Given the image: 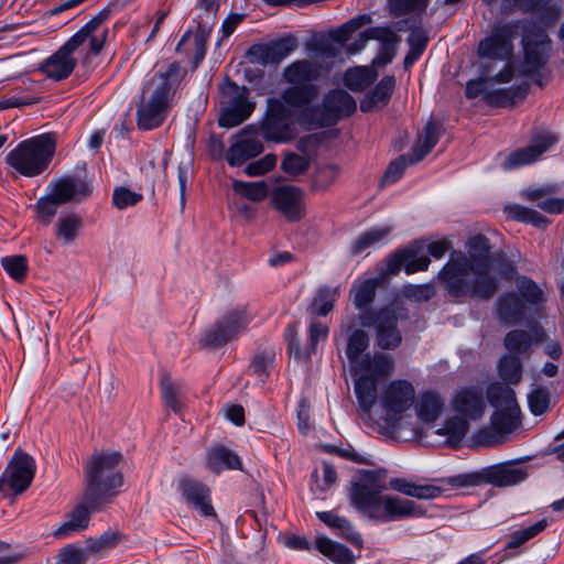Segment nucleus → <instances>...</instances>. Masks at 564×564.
Segmentation results:
<instances>
[{
	"label": "nucleus",
	"instance_id": "f257e3e1",
	"mask_svg": "<svg viewBox=\"0 0 564 564\" xmlns=\"http://www.w3.org/2000/svg\"><path fill=\"white\" fill-rule=\"evenodd\" d=\"M465 250L453 251L438 273L446 292L454 297H492L498 288V278L489 239L484 235L470 236Z\"/></svg>",
	"mask_w": 564,
	"mask_h": 564
},
{
	"label": "nucleus",
	"instance_id": "f03ea898",
	"mask_svg": "<svg viewBox=\"0 0 564 564\" xmlns=\"http://www.w3.org/2000/svg\"><path fill=\"white\" fill-rule=\"evenodd\" d=\"M349 500L361 514L378 523L420 518L424 514V510L413 500L382 495V487L372 471H366L359 481L351 484Z\"/></svg>",
	"mask_w": 564,
	"mask_h": 564
},
{
	"label": "nucleus",
	"instance_id": "7ed1b4c3",
	"mask_svg": "<svg viewBox=\"0 0 564 564\" xmlns=\"http://www.w3.org/2000/svg\"><path fill=\"white\" fill-rule=\"evenodd\" d=\"M122 455L115 451L94 453L84 465V494L95 509H105L123 485Z\"/></svg>",
	"mask_w": 564,
	"mask_h": 564
},
{
	"label": "nucleus",
	"instance_id": "20e7f679",
	"mask_svg": "<svg viewBox=\"0 0 564 564\" xmlns=\"http://www.w3.org/2000/svg\"><path fill=\"white\" fill-rule=\"evenodd\" d=\"M110 11L101 10L88 21L78 32L66 41L53 55L44 61L41 70L51 79L62 80L74 70L77 62L73 57L74 52L86 41H89L90 51L98 55L106 42L108 30L101 24L108 19Z\"/></svg>",
	"mask_w": 564,
	"mask_h": 564
},
{
	"label": "nucleus",
	"instance_id": "39448f33",
	"mask_svg": "<svg viewBox=\"0 0 564 564\" xmlns=\"http://www.w3.org/2000/svg\"><path fill=\"white\" fill-rule=\"evenodd\" d=\"M487 398L496 411L490 417V429L480 431L478 441L491 446L503 443L506 436L519 427L520 408L514 391L500 383L489 386Z\"/></svg>",
	"mask_w": 564,
	"mask_h": 564
},
{
	"label": "nucleus",
	"instance_id": "423d86ee",
	"mask_svg": "<svg viewBox=\"0 0 564 564\" xmlns=\"http://www.w3.org/2000/svg\"><path fill=\"white\" fill-rule=\"evenodd\" d=\"M55 150V134L43 133L19 142L6 155V163L21 176L35 177L48 169Z\"/></svg>",
	"mask_w": 564,
	"mask_h": 564
},
{
	"label": "nucleus",
	"instance_id": "0eeeda50",
	"mask_svg": "<svg viewBox=\"0 0 564 564\" xmlns=\"http://www.w3.org/2000/svg\"><path fill=\"white\" fill-rule=\"evenodd\" d=\"M326 62L315 59H297L289 64L282 73L283 80L290 87L282 91L283 100L291 108H302L310 105L318 94L315 82L319 78Z\"/></svg>",
	"mask_w": 564,
	"mask_h": 564
},
{
	"label": "nucleus",
	"instance_id": "6e6552de",
	"mask_svg": "<svg viewBox=\"0 0 564 564\" xmlns=\"http://www.w3.org/2000/svg\"><path fill=\"white\" fill-rule=\"evenodd\" d=\"M352 368L356 375L355 393L359 408L369 413L377 400V380L392 375L394 360L386 354H367Z\"/></svg>",
	"mask_w": 564,
	"mask_h": 564
},
{
	"label": "nucleus",
	"instance_id": "1a4fd4ad",
	"mask_svg": "<svg viewBox=\"0 0 564 564\" xmlns=\"http://www.w3.org/2000/svg\"><path fill=\"white\" fill-rule=\"evenodd\" d=\"M93 187L86 177L65 176L50 183L47 194L36 203L40 220L48 225L61 205L82 202L91 194Z\"/></svg>",
	"mask_w": 564,
	"mask_h": 564
},
{
	"label": "nucleus",
	"instance_id": "9d476101",
	"mask_svg": "<svg viewBox=\"0 0 564 564\" xmlns=\"http://www.w3.org/2000/svg\"><path fill=\"white\" fill-rule=\"evenodd\" d=\"M408 318V310L394 302L378 311H365L359 314L364 327H375L376 343L384 350H393L400 346L402 333L399 324Z\"/></svg>",
	"mask_w": 564,
	"mask_h": 564
},
{
	"label": "nucleus",
	"instance_id": "9b49d317",
	"mask_svg": "<svg viewBox=\"0 0 564 564\" xmlns=\"http://www.w3.org/2000/svg\"><path fill=\"white\" fill-rule=\"evenodd\" d=\"M523 59L517 64V73L521 77H530L542 86L540 70L550 58L551 41L546 32L534 23L522 25Z\"/></svg>",
	"mask_w": 564,
	"mask_h": 564
},
{
	"label": "nucleus",
	"instance_id": "f8f14e48",
	"mask_svg": "<svg viewBox=\"0 0 564 564\" xmlns=\"http://www.w3.org/2000/svg\"><path fill=\"white\" fill-rule=\"evenodd\" d=\"M254 126L259 135L268 142L288 143L297 135L290 106L282 97L267 100V110L259 123Z\"/></svg>",
	"mask_w": 564,
	"mask_h": 564
},
{
	"label": "nucleus",
	"instance_id": "ddd939ff",
	"mask_svg": "<svg viewBox=\"0 0 564 564\" xmlns=\"http://www.w3.org/2000/svg\"><path fill=\"white\" fill-rule=\"evenodd\" d=\"M370 22L369 14H360L330 31L327 36L311 41L306 45L310 58L326 62V67H332L334 58L340 52L339 45L346 43L354 32Z\"/></svg>",
	"mask_w": 564,
	"mask_h": 564
},
{
	"label": "nucleus",
	"instance_id": "4468645a",
	"mask_svg": "<svg viewBox=\"0 0 564 564\" xmlns=\"http://www.w3.org/2000/svg\"><path fill=\"white\" fill-rule=\"evenodd\" d=\"M249 89L235 83L226 84L221 89L220 115L218 123L224 128H234L246 121L256 108L250 100Z\"/></svg>",
	"mask_w": 564,
	"mask_h": 564
},
{
	"label": "nucleus",
	"instance_id": "2eb2a0df",
	"mask_svg": "<svg viewBox=\"0 0 564 564\" xmlns=\"http://www.w3.org/2000/svg\"><path fill=\"white\" fill-rule=\"evenodd\" d=\"M173 95L167 86L160 80L158 87L149 85L137 109V123L142 130L158 128L165 120L171 107Z\"/></svg>",
	"mask_w": 564,
	"mask_h": 564
},
{
	"label": "nucleus",
	"instance_id": "dca6fc26",
	"mask_svg": "<svg viewBox=\"0 0 564 564\" xmlns=\"http://www.w3.org/2000/svg\"><path fill=\"white\" fill-rule=\"evenodd\" d=\"M35 460L23 452H15L12 459L0 476V494L3 497L24 492L35 475Z\"/></svg>",
	"mask_w": 564,
	"mask_h": 564
},
{
	"label": "nucleus",
	"instance_id": "f3484780",
	"mask_svg": "<svg viewBox=\"0 0 564 564\" xmlns=\"http://www.w3.org/2000/svg\"><path fill=\"white\" fill-rule=\"evenodd\" d=\"M522 29L520 21L495 23L490 34L478 44L480 58L506 61L513 53V40L519 29Z\"/></svg>",
	"mask_w": 564,
	"mask_h": 564
},
{
	"label": "nucleus",
	"instance_id": "a211bd4d",
	"mask_svg": "<svg viewBox=\"0 0 564 564\" xmlns=\"http://www.w3.org/2000/svg\"><path fill=\"white\" fill-rule=\"evenodd\" d=\"M379 400L387 420L394 426L415 401L414 386L409 380L394 379L383 388Z\"/></svg>",
	"mask_w": 564,
	"mask_h": 564
},
{
	"label": "nucleus",
	"instance_id": "6ab92c4d",
	"mask_svg": "<svg viewBox=\"0 0 564 564\" xmlns=\"http://www.w3.org/2000/svg\"><path fill=\"white\" fill-rule=\"evenodd\" d=\"M249 321L250 315L245 307L234 308L204 334L200 344L204 347L218 348L231 341L239 333L245 330Z\"/></svg>",
	"mask_w": 564,
	"mask_h": 564
},
{
	"label": "nucleus",
	"instance_id": "aec40b11",
	"mask_svg": "<svg viewBox=\"0 0 564 564\" xmlns=\"http://www.w3.org/2000/svg\"><path fill=\"white\" fill-rule=\"evenodd\" d=\"M263 152L259 131L254 124H248L234 138L226 152V161L230 166H240Z\"/></svg>",
	"mask_w": 564,
	"mask_h": 564
},
{
	"label": "nucleus",
	"instance_id": "412c9836",
	"mask_svg": "<svg viewBox=\"0 0 564 564\" xmlns=\"http://www.w3.org/2000/svg\"><path fill=\"white\" fill-rule=\"evenodd\" d=\"M557 137L550 130L536 132L527 147L511 152L503 161L505 170H513L534 163L541 155L549 151L556 142Z\"/></svg>",
	"mask_w": 564,
	"mask_h": 564
},
{
	"label": "nucleus",
	"instance_id": "4be33fe9",
	"mask_svg": "<svg viewBox=\"0 0 564 564\" xmlns=\"http://www.w3.org/2000/svg\"><path fill=\"white\" fill-rule=\"evenodd\" d=\"M274 208L290 221H297L304 216L303 192L293 185L276 186L271 193Z\"/></svg>",
	"mask_w": 564,
	"mask_h": 564
},
{
	"label": "nucleus",
	"instance_id": "5701e85b",
	"mask_svg": "<svg viewBox=\"0 0 564 564\" xmlns=\"http://www.w3.org/2000/svg\"><path fill=\"white\" fill-rule=\"evenodd\" d=\"M356 110L355 99L345 90L329 91L323 100L319 126L335 124L340 118L350 116Z\"/></svg>",
	"mask_w": 564,
	"mask_h": 564
},
{
	"label": "nucleus",
	"instance_id": "b1692460",
	"mask_svg": "<svg viewBox=\"0 0 564 564\" xmlns=\"http://www.w3.org/2000/svg\"><path fill=\"white\" fill-rule=\"evenodd\" d=\"M102 510L104 509H95L93 505L86 500V495L83 494L80 502L65 516L64 522L53 532V535L57 539H66L86 530L90 521V514Z\"/></svg>",
	"mask_w": 564,
	"mask_h": 564
},
{
	"label": "nucleus",
	"instance_id": "393cba45",
	"mask_svg": "<svg viewBox=\"0 0 564 564\" xmlns=\"http://www.w3.org/2000/svg\"><path fill=\"white\" fill-rule=\"evenodd\" d=\"M484 485L495 487L514 486L528 477L525 467L516 466L512 463H503L482 468Z\"/></svg>",
	"mask_w": 564,
	"mask_h": 564
},
{
	"label": "nucleus",
	"instance_id": "a878e982",
	"mask_svg": "<svg viewBox=\"0 0 564 564\" xmlns=\"http://www.w3.org/2000/svg\"><path fill=\"white\" fill-rule=\"evenodd\" d=\"M452 405L455 412L471 420L480 419L486 409L482 389L467 387L458 390L452 400Z\"/></svg>",
	"mask_w": 564,
	"mask_h": 564
},
{
	"label": "nucleus",
	"instance_id": "bb28decb",
	"mask_svg": "<svg viewBox=\"0 0 564 564\" xmlns=\"http://www.w3.org/2000/svg\"><path fill=\"white\" fill-rule=\"evenodd\" d=\"M208 37L209 30L198 26L194 32H185L176 46V52L184 54L192 62L193 69H196L205 57Z\"/></svg>",
	"mask_w": 564,
	"mask_h": 564
},
{
	"label": "nucleus",
	"instance_id": "cd10ccee",
	"mask_svg": "<svg viewBox=\"0 0 564 564\" xmlns=\"http://www.w3.org/2000/svg\"><path fill=\"white\" fill-rule=\"evenodd\" d=\"M180 489L187 503L192 505L200 516L206 518L216 517L214 507L210 503V492L207 486L197 480L186 478L181 480Z\"/></svg>",
	"mask_w": 564,
	"mask_h": 564
},
{
	"label": "nucleus",
	"instance_id": "c85d7f7f",
	"mask_svg": "<svg viewBox=\"0 0 564 564\" xmlns=\"http://www.w3.org/2000/svg\"><path fill=\"white\" fill-rule=\"evenodd\" d=\"M445 409V401L440 393L429 390L422 392L415 403V412L423 423L437 420Z\"/></svg>",
	"mask_w": 564,
	"mask_h": 564
},
{
	"label": "nucleus",
	"instance_id": "c756f323",
	"mask_svg": "<svg viewBox=\"0 0 564 564\" xmlns=\"http://www.w3.org/2000/svg\"><path fill=\"white\" fill-rule=\"evenodd\" d=\"M395 87L394 76H384L360 101V110L370 112L383 108L390 100Z\"/></svg>",
	"mask_w": 564,
	"mask_h": 564
},
{
	"label": "nucleus",
	"instance_id": "7c9ffc66",
	"mask_svg": "<svg viewBox=\"0 0 564 564\" xmlns=\"http://www.w3.org/2000/svg\"><path fill=\"white\" fill-rule=\"evenodd\" d=\"M317 518L327 527L337 531V534L360 547L362 545L361 535L345 517H339L333 511H321L316 513Z\"/></svg>",
	"mask_w": 564,
	"mask_h": 564
},
{
	"label": "nucleus",
	"instance_id": "2f4dec72",
	"mask_svg": "<svg viewBox=\"0 0 564 564\" xmlns=\"http://www.w3.org/2000/svg\"><path fill=\"white\" fill-rule=\"evenodd\" d=\"M390 488L409 497L417 499H434L442 495L443 488L434 485H416L405 478H392Z\"/></svg>",
	"mask_w": 564,
	"mask_h": 564
},
{
	"label": "nucleus",
	"instance_id": "473e14b6",
	"mask_svg": "<svg viewBox=\"0 0 564 564\" xmlns=\"http://www.w3.org/2000/svg\"><path fill=\"white\" fill-rule=\"evenodd\" d=\"M380 284L379 278L357 280L350 289V299L360 313L369 311L367 307L372 303L377 289Z\"/></svg>",
	"mask_w": 564,
	"mask_h": 564
},
{
	"label": "nucleus",
	"instance_id": "72a5a7b5",
	"mask_svg": "<svg viewBox=\"0 0 564 564\" xmlns=\"http://www.w3.org/2000/svg\"><path fill=\"white\" fill-rule=\"evenodd\" d=\"M314 547L336 564H354L355 562V556L348 547L327 536H317L314 542Z\"/></svg>",
	"mask_w": 564,
	"mask_h": 564
},
{
	"label": "nucleus",
	"instance_id": "f704fd0d",
	"mask_svg": "<svg viewBox=\"0 0 564 564\" xmlns=\"http://www.w3.org/2000/svg\"><path fill=\"white\" fill-rule=\"evenodd\" d=\"M241 462L239 456L224 446H215L207 453V467L214 473L224 469H239Z\"/></svg>",
	"mask_w": 564,
	"mask_h": 564
},
{
	"label": "nucleus",
	"instance_id": "c9c22d12",
	"mask_svg": "<svg viewBox=\"0 0 564 564\" xmlns=\"http://www.w3.org/2000/svg\"><path fill=\"white\" fill-rule=\"evenodd\" d=\"M528 84L519 85L513 88H499L491 89L488 88L484 96V100L495 107H508L512 106L517 99H523L528 94Z\"/></svg>",
	"mask_w": 564,
	"mask_h": 564
},
{
	"label": "nucleus",
	"instance_id": "e433bc0d",
	"mask_svg": "<svg viewBox=\"0 0 564 564\" xmlns=\"http://www.w3.org/2000/svg\"><path fill=\"white\" fill-rule=\"evenodd\" d=\"M391 226L372 227L360 234L351 245V253L358 254L382 243L392 232Z\"/></svg>",
	"mask_w": 564,
	"mask_h": 564
},
{
	"label": "nucleus",
	"instance_id": "4c0bfd02",
	"mask_svg": "<svg viewBox=\"0 0 564 564\" xmlns=\"http://www.w3.org/2000/svg\"><path fill=\"white\" fill-rule=\"evenodd\" d=\"M160 388L164 404L175 413L181 412L184 406L182 386L175 383L167 372H163L160 379Z\"/></svg>",
	"mask_w": 564,
	"mask_h": 564
},
{
	"label": "nucleus",
	"instance_id": "58836bf2",
	"mask_svg": "<svg viewBox=\"0 0 564 564\" xmlns=\"http://www.w3.org/2000/svg\"><path fill=\"white\" fill-rule=\"evenodd\" d=\"M441 135V127L434 121H430L425 126L424 135L419 138L412 149L414 159L410 160L412 163L421 161L431 150L436 145Z\"/></svg>",
	"mask_w": 564,
	"mask_h": 564
},
{
	"label": "nucleus",
	"instance_id": "ea45409f",
	"mask_svg": "<svg viewBox=\"0 0 564 564\" xmlns=\"http://www.w3.org/2000/svg\"><path fill=\"white\" fill-rule=\"evenodd\" d=\"M468 427V422L465 419L454 416L446 420L436 434L445 437L447 446L457 447L467 434Z\"/></svg>",
	"mask_w": 564,
	"mask_h": 564
},
{
	"label": "nucleus",
	"instance_id": "a19ab883",
	"mask_svg": "<svg viewBox=\"0 0 564 564\" xmlns=\"http://www.w3.org/2000/svg\"><path fill=\"white\" fill-rule=\"evenodd\" d=\"M341 327L345 328L347 333L351 332L347 340L346 355L351 367H354L356 362L362 358L361 352L368 348L369 337L365 330L352 329L350 325L345 326L343 324Z\"/></svg>",
	"mask_w": 564,
	"mask_h": 564
},
{
	"label": "nucleus",
	"instance_id": "79ce46f5",
	"mask_svg": "<svg viewBox=\"0 0 564 564\" xmlns=\"http://www.w3.org/2000/svg\"><path fill=\"white\" fill-rule=\"evenodd\" d=\"M497 313L508 324L516 323L523 315V305L516 294H507L498 299Z\"/></svg>",
	"mask_w": 564,
	"mask_h": 564
},
{
	"label": "nucleus",
	"instance_id": "37998d69",
	"mask_svg": "<svg viewBox=\"0 0 564 564\" xmlns=\"http://www.w3.org/2000/svg\"><path fill=\"white\" fill-rule=\"evenodd\" d=\"M377 74L368 67H355L345 73V85L355 91H360L370 86L376 80Z\"/></svg>",
	"mask_w": 564,
	"mask_h": 564
},
{
	"label": "nucleus",
	"instance_id": "c03bdc74",
	"mask_svg": "<svg viewBox=\"0 0 564 564\" xmlns=\"http://www.w3.org/2000/svg\"><path fill=\"white\" fill-rule=\"evenodd\" d=\"M83 226L82 218L76 214L63 216L56 223V237L63 243H72L78 236V231Z\"/></svg>",
	"mask_w": 564,
	"mask_h": 564
},
{
	"label": "nucleus",
	"instance_id": "a18cd8bd",
	"mask_svg": "<svg viewBox=\"0 0 564 564\" xmlns=\"http://www.w3.org/2000/svg\"><path fill=\"white\" fill-rule=\"evenodd\" d=\"M533 344V335L530 332L514 329L505 337V347L510 355H524Z\"/></svg>",
	"mask_w": 564,
	"mask_h": 564
},
{
	"label": "nucleus",
	"instance_id": "49530a36",
	"mask_svg": "<svg viewBox=\"0 0 564 564\" xmlns=\"http://www.w3.org/2000/svg\"><path fill=\"white\" fill-rule=\"evenodd\" d=\"M500 378L510 384H518L522 378V362L518 356L506 355L498 365Z\"/></svg>",
	"mask_w": 564,
	"mask_h": 564
},
{
	"label": "nucleus",
	"instance_id": "de8ad7c7",
	"mask_svg": "<svg viewBox=\"0 0 564 564\" xmlns=\"http://www.w3.org/2000/svg\"><path fill=\"white\" fill-rule=\"evenodd\" d=\"M338 295L339 288H321L312 302L313 314L326 316L333 310Z\"/></svg>",
	"mask_w": 564,
	"mask_h": 564
},
{
	"label": "nucleus",
	"instance_id": "09e8293b",
	"mask_svg": "<svg viewBox=\"0 0 564 564\" xmlns=\"http://www.w3.org/2000/svg\"><path fill=\"white\" fill-rule=\"evenodd\" d=\"M506 213L510 218L514 220L532 224L538 228H543L547 224L546 218L539 214L536 210L527 208L518 204L507 206Z\"/></svg>",
	"mask_w": 564,
	"mask_h": 564
},
{
	"label": "nucleus",
	"instance_id": "8fccbe9b",
	"mask_svg": "<svg viewBox=\"0 0 564 564\" xmlns=\"http://www.w3.org/2000/svg\"><path fill=\"white\" fill-rule=\"evenodd\" d=\"M232 188L237 194H240L252 202H260L268 195V185L263 181H234Z\"/></svg>",
	"mask_w": 564,
	"mask_h": 564
},
{
	"label": "nucleus",
	"instance_id": "3c124183",
	"mask_svg": "<svg viewBox=\"0 0 564 564\" xmlns=\"http://www.w3.org/2000/svg\"><path fill=\"white\" fill-rule=\"evenodd\" d=\"M274 63L279 64L291 55L299 46V40L294 34H286L269 43Z\"/></svg>",
	"mask_w": 564,
	"mask_h": 564
},
{
	"label": "nucleus",
	"instance_id": "603ef678",
	"mask_svg": "<svg viewBox=\"0 0 564 564\" xmlns=\"http://www.w3.org/2000/svg\"><path fill=\"white\" fill-rule=\"evenodd\" d=\"M547 527V521L545 519L538 521L536 523L522 529L517 530L511 533L509 541L507 543V547L509 549H516L520 545L524 544L530 539L536 536L539 533H541L545 528Z\"/></svg>",
	"mask_w": 564,
	"mask_h": 564
},
{
	"label": "nucleus",
	"instance_id": "864d4df0",
	"mask_svg": "<svg viewBox=\"0 0 564 564\" xmlns=\"http://www.w3.org/2000/svg\"><path fill=\"white\" fill-rule=\"evenodd\" d=\"M408 42L410 45V50L404 57L405 68L410 67L419 59V57L426 47L427 37L423 34L421 30H414L411 32Z\"/></svg>",
	"mask_w": 564,
	"mask_h": 564
},
{
	"label": "nucleus",
	"instance_id": "5fc2aeb1",
	"mask_svg": "<svg viewBox=\"0 0 564 564\" xmlns=\"http://www.w3.org/2000/svg\"><path fill=\"white\" fill-rule=\"evenodd\" d=\"M181 72V65L177 62H174L169 65L165 73L155 74L150 84L153 87H158L159 82L162 80L167 86L169 94L174 96L182 77Z\"/></svg>",
	"mask_w": 564,
	"mask_h": 564
},
{
	"label": "nucleus",
	"instance_id": "6e6d98bb",
	"mask_svg": "<svg viewBox=\"0 0 564 564\" xmlns=\"http://www.w3.org/2000/svg\"><path fill=\"white\" fill-rule=\"evenodd\" d=\"M530 411L534 415H541L550 409L551 395L547 388L536 387L528 394Z\"/></svg>",
	"mask_w": 564,
	"mask_h": 564
},
{
	"label": "nucleus",
	"instance_id": "4d7b16f0",
	"mask_svg": "<svg viewBox=\"0 0 564 564\" xmlns=\"http://www.w3.org/2000/svg\"><path fill=\"white\" fill-rule=\"evenodd\" d=\"M119 533L115 531H106L97 539H89L86 547L90 555L98 556L106 550L113 549L119 543Z\"/></svg>",
	"mask_w": 564,
	"mask_h": 564
},
{
	"label": "nucleus",
	"instance_id": "13d9d810",
	"mask_svg": "<svg viewBox=\"0 0 564 564\" xmlns=\"http://www.w3.org/2000/svg\"><path fill=\"white\" fill-rule=\"evenodd\" d=\"M89 556L87 547L68 544L59 551L57 564H85Z\"/></svg>",
	"mask_w": 564,
	"mask_h": 564
},
{
	"label": "nucleus",
	"instance_id": "bf43d9fd",
	"mask_svg": "<svg viewBox=\"0 0 564 564\" xmlns=\"http://www.w3.org/2000/svg\"><path fill=\"white\" fill-rule=\"evenodd\" d=\"M1 265L6 272L14 280L21 281L24 279L28 270L26 258L21 254L3 257Z\"/></svg>",
	"mask_w": 564,
	"mask_h": 564
},
{
	"label": "nucleus",
	"instance_id": "052dcab7",
	"mask_svg": "<svg viewBox=\"0 0 564 564\" xmlns=\"http://www.w3.org/2000/svg\"><path fill=\"white\" fill-rule=\"evenodd\" d=\"M414 159L413 153L404 154L392 161L387 167L382 182L384 184L395 183L401 178L406 166L413 165L414 163L410 160Z\"/></svg>",
	"mask_w": 564,
	"mask_h": 564
},
{
	"label": "nucleus",
	"instance_id": "680f3d73",
	"mask_svg": "<svg viewBox=\"0 0 564 564\" xmlns=\"http://www.w3.org/2000/svg\"><path fill=\"white\" fill-rule=\"evenodd\" d=\"M308 167L310 160L296 153H288L281 162L282 171L291 176L303 174Z\"/></svg>",
	"mask_w": 564,
	"mask_h": 564
},
{
	"label": "nucleus",
	"instance_id": "e2e57ef3",
	"mask_svg": "<svg viewBox=\"0 0 564 564\" xmlns=\"http://www.w3.org/2000/svg\"><path fill=\"white\" fill-rule=\"evenodd\" d=\"M429 0H389V8L393 15L399 17L409 12H423Z\"/></svg>",
	"mask_w": 564,
	"mask_h": 564
},
{
	"label": "nucleus",
	"instance_id": "0e129e2a",
	"mask_svg": "<svg viewBox=\"0 0 564 564\" xmlns=\"http://www.w3.org/2000/svg\"><path fill=\"white\" fill-rule=\"evenodd\" d=\"M338 176V169L336 165H324L318 167L316 171L313 181L312 186L314 189L317 191H325L328 188L337 178Z\"/></svg>",
	"mask_w": 564,
	"mask_h": 564
},
{
	"label": "nucleus",
	"instance_id": "69168bd1",
	"mask_svg": "<svg viewBox=\"0 0 564 564\" xmlns=\"http://www.w3.org/2000/svg\"><path fill=\"white\" fill-rule=\"evenodd\" d=\"M142 199V194L133 192L128 187H117L112 194V203L118 209H124L137 205Z\"/></svg>",
	"mask_w": 564,
	"mask_h": 564
},
{
	"label": "nucleus",
	"instance_id": "338daca9",
	"mask_svg": "<svg viewBox=\"0 0 564 564\" xmlns=\"http://www.w3.org/2000/svg\"><path fill=\"white\" fill-rule=\"evenodd\" d=\"M482 469L476 473H469V474H460L453 477H448L445 479H442L441 481L443 484H446L452 487H477L480 485H484L482 479Z\"/></svg>",
	"mask_w": 564,
	"mask_h": 564
},
{
	"label": "nucleus",
	"instance_id": "774afa93",
	"mask_svg": "<svg viewBox=\"0 0 564 564\" xmlns=\"http://www.w3.org/2000/svg\"><path fill=\"white\" fill-rule=\"evenodd\" d=\"M275 164L276 155L270 153L260 160L249 163L245 169V173L249 176H260L271 171Z\"/></svg>",
	"mask_w": 564,
	"mask_h": 564
}]
</instances>
